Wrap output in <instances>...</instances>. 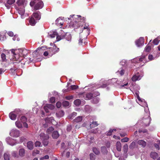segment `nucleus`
<instances>
[{"label":"nucleus","instance_id":"nucleus-1","mask_svg":"<svg viewBox=\"0 0 160 160\" xmlns=\"http://www.w3.org/2000/svg\"><path fill=\"white\" fill-rule=\"evenodd\" d=\"M108 82L116 86L120 85L121 88L127 86L128 84V82H126V83H124L123 82H121L118 80L117 78H113L111 80H109Z\"/></svg>","mask_w":160,"mask_h":160},{"label":"nucleus","instance_id":"nucleus-2","mask_svg":"<svg viewBox=\"0 0 160 160\" xmlns=\"http://www.w3.org/2000/svg\"><path fill=\"white\" fill-rule=\"evenodd\" d=\"M36 3V0L31 1L30 3V5L31 7H32L34 6V10H39L41 9L43 7V4L42 2L40 1L35 4Z\"/></svg>","mask_w":160,"mask_h":160},{"label":"nucleus","instance_id":"nucleus-3","mask_svg":"<svg viewBox=\"0 0 160 160\" xmlns=\"http://www.w3.org/2000/svg\"><path fill=\"white\" fill-rule=\"evenodd\" d=\"M40 139L42 140V142L44 146H47L48 144V140L49 138L48 134H45L44 133L41 132L39 135Z\"/></svg>","mask_w":160,"mask_h":160},{"label":"nucleus","instance_id":"nucleus-4","mask_svg":"<svg viewBox=\"0 0 160 160\" xmlns=\"http://www.w3.org/2000/svg\"><path fill=\"white\" fill-rule=\"evenodd\" d=\"M17 50L15 51L14 50H12V53H13L14 55L13 59L14 60L18 61L19 62L21 61V60H23V58L19 54V52H18V53L17 54H16V51H17Z\"/></svg>","mask_w":160,"mask_h":160},{"label":"nucleus","instance_id":"nucleus-5","mask_svg":"<svg viewBox=\"0 0 160 160\" xmlns=\"http://www.w3.org/2000/svg\"><path fill=\"white\" fill-rule=\"evenodd\" d=\"M20 131L16 129H12L10 132V135L14 138H17L20 136Z\"/></svg>","mask_w":160,"mask_h":160},{"label":"nucleus","instance_id":"nucleus-6","mask_svg":"<svg viewBox=\"0 0 160 160\" xmlns=\"http://www.w3.org/2000/svg\"><path fill=\"white\" fill-rule=\"evenodd\" d=\"M143 76V74L140 72H138L133 75L132 78V80L133 82L140 80Z\"/></svg>","mask_w":160,"mask_h":160},{"label":"nucleus","instance_id":"nucleus-7","mask_svg":"<svg viewBox=\"0 0 160 160\" xmlns=\"http://www.w3.org/2000/svg\"><path fill=\"white\" fill-rule=\"evenodd\" d=\"M141 100L142 101H139L140 102L139 103V105L144 108V111L146 113H149L147 103L143 99H141Z\"/></svg>","mask_w":160,"mask_h":160},{"label":"nucleus","instance_id":"nucleus-8","mask_svg":"<svg viewBox=\"0 0 160 160\" xmlns=\"http://www.w3.org/2000/svg\"><path fill=\"white\" fill-rule=\"evenodd\" d=\"M18 52H19V54L23 58L27 56L28 53L29 51L25 48L19 49L18 50Z\"/></svg>","mask_w":160,"mask_h":160},{"label":"nucleus","instance_id":"nucleus-9","mask_svg":"<svg viewBox=\"0 0 160 160\" xmlns=\"http://www.w3.org/2000/svg\"><path fill=\"white\" fill-rule=\"evenodd\" d=\"M6 140L8 144L12 146L15 145V143H17V140L16 139H12L10 137L7 138Z\"/></svg>","mask_w":160,"mask_h":160},{"label":"nucleus","instance_id":"nucleus-10","mask_svg":"<svg viewBox=\"0 0 160 160\" xmlns=\"http://www.w3.org/2000/svg\"><path fill=\"white\" fill-rule=\"evenodd\" d=\"M144 42V39L143 38L140 37L135 41L136 45L138 47L142 46Z\"/></svg>","mask_w":160,"mask_h":160},{"label":"nucleus","instance_id":"nucleus-11","mask_svg":"<svg viewBox=\"0 0 160 160\" xmlns=\"http://www.w3.org/2000/svg\"><path fill=\"white\" fill-rule=\"evenodd\" d=\"M55 108V106L52 104H47L44 106V109L46 112H49V110H53Z\"/></svg>","mask_w":160,"mask_h":160},{"label":"nucleus","instance_id":"nucleus-12","mask_svg":"<svg viewBox=\"0 0 160 160\" xmlns=\"http://www.w3.org/2000/svg\"><path fill=\"white\" fill-rule=\"evenodd\" d=\"M54 119L53 117H51L50 118H47L45 119V123L43 124V126L45 128L47 127L48 125V124H50L51 123H52L54 121Z\"/></svg>","mask_w":160,"mask_h":160},{"label":"nucleus","instance_id":"nucleus-13","mask_svg":"<svg viewBox=\"0 0 160 160\" xmlns=\"http://www.w3.org/2000/svg\"><path fill=\"white\" fill-rule=\"evenodd\" d=\"M147 113L148 116L147 118H143L142 121V122H143L145 126H148L149 125L151 119L149 117V113Z\"/></svg>","mask_w":160,"mask_h":160},{"label":"nucleus","instance_id":"nucleus-14","mask_svg":"<svg viewBox=\"0 0 160 160\" xmlns=\"http://www.w3.org/2000/svg\"><path fill=\"white\" fill-rule=\"evenodd\" d=\"M78 18V19L77 21H75V22L76 23H77L78 25H79L78 26H77V27L78 28V27H80L81 26V27H82L83 26L82 25H79V24H80V22H83V23H84V21L85 20V18L84 17H82L80 16H77Z\"/></svg>","mask_w":160,"mask_h":160},{"label":"nucleus","instance_id":"nucleus-15","mask_svg":"<svg viewBox=\"0 0 160 160\" xmlns=\"http://www.w3.org/2000/svg\"><path fill=\"white\" fill-rule=\"evenodd\" d=\"M120 64L122 65L123 68L121 70H124L126 69H128V64L127 62L125 60H122L120 62Z\"/></svg>","mask_w":160,"mask_h":160},{"label":"nucleus","instance_id":"nucleus-16","mask_svg":"<svg viewBox=\"0 0 160 160\" xmlns=\"http://www.w3.org/2000/svg\"><path fill=\"white\" fill-rule=\"evenodd\" d=\"M28 114H26L25 116L22 115L19 116L18 118V120H19L22 123L26 122L27 121V118H29L28 116Z\"/></svg>","mask_w":160,"mask_h":160},{"label":"nucleus","instance_id":"nucleus-17","mask_svg":"<svg viewBox=\"0 0 160 160\" xmlns=\"http://www.w3.org/2000/svg\"><path fill=\"white\" fill-rule=\"evenodd\" d=\"M32 17L35 18L36 20H39L41 18V13L38 11L34 12L33 13Z\"/></svg>","mask_w":160,"mask_h":160},{"label":"nucleus","instance_id":"nucleus-18","mask_svg":"<svg viewBox=\"0 0 160 160\" xmlns=\"http://www.w3.org/2000/svg\"><path fill=\"white\" fill-rule=\"evenodd\" d=\"M135 89V93L136 95L137 96L138 99L139 101H142L141 99L139 96V92L138 90L140 89V87L139 86L137 85Z\"/></svg>","mask_w":160,"mask_h":160},{"label":"nucleus","instance_id":"nucleus-19","mask_svg":"<svg viewBox=\"0 0 160 160\" xmlns=\"http://www.w3.org/2000/svg\"><path fill=\"white\" fill-rule=\"evenodd\" d=\"M78 88V86L77 85H71L67 89H63L62 91L63 92H68L72 90H75Z\"/></svg>","mask_w":160,"mask_h":160},{"label":"nucleus","instance_id":"nucleus-20","mask_svg":"<svg viewBox=\"0 0 160 160\" xmlns=\"http://www.w3.org/2000/svg\"><path fill=\"white\" fill-rule=\"evenodd\" d=\"M59 50V48H57L56 46L53 48H49V51H51V55L56 53L58 52Z\"/></svg>","mask_w":160,"mask_h":160},{"label":"nucleus","instance_id":"nucleus-21","mask_svg":"<svg viewBox=\"0 0 160 160\" xmlns=\"http://www.w3.org/2000/svg\"><path fill=\"white\" fill-rule=\"evenodd\" d=\"M5 6L7 8L9 7V5H12L15 2V0H5Z\"/></svg>","mask_w":160,"mask_h":160},{"label":"nucleus","instance_id":"nucleus-22","mask_svg":"<svg viewBox=\"0 0 160 160\" xmlns=\"http://www.w3.org/2000/svg\"><path fill=\"white\" fill-rule=\"evenodd\" d=\"M9 116L10 118L13 120H15L17 117V115L16 114L15 112H11L9 114Z\"/></svg>","mask_w":160,"mask_h":160},{"label":"nucleus","instance_id":"nucleus-23","mask_svg":"<svg viewBox=\"0 0 160 160\" xmlns=\"http://www.w3.org/2000/svg\"><path fill=\"white\" fill-rule=\"evenodd\" d=\"M63 37H64V38L68 41H70L72 39V37L71 34L69 32H66L65 35H63Z\"/></svg>","mask_w":160,"mask_h":160},{"label":"nucleus","instance_id":"nucleus-24","mask_svg":"<svg viewBox=\"0 0 160 160\" xmlns=\"http://www.w3.org/2000/svg\"><path fill=\"white\" fill-rule=\"evenodd\" d=\"M19 120H18L15 122L16 126L19 129L22 128L23 127L22 123Z\"/></svg>","mask_w":160,"mask_h":160},{"label":"nucleus","instance_id":"nucleus-25","mask_svg":"<svg viewBox=\"0 0 160 160\" xmlns=\"http://www.w3.org/2000/svg\"><path fill=\"white\" fill-rule=\"evenodd\" d=\"M57 117L58 118H60L62 117L64 114V113L63 111L61 110L56 113V114Z\"/></svg>","mask_w":160,"mask_h":160},{"label":"nucleus","instance_id":"nucleus-26","mask_svg":"<svg viewBox=\"0 0 160 160\" xmlns=\"http://www.w3.org/2000/svg\"><path fill=\"white\" fill-rule=\"evenodd\" d=\"M138 143L143 147H145L146 145V142L142 140H140L138 141Z\"/></svg>","mask_w":160,"mask_h":160},{"label":"nucleus","instance_id":"nucleus-27","mask_svg":"<svg viewBox=\"0 0 160 160\" xmlns=\"http://www.w3.org/2000/svg\"><path fill=\"white\" fill-rule=\"evenodd\" d=\"M27 147L28 149L32 150L33 148V143L32 142L30 141L27 143Z\"/></svg>","mask_w":160,"mask_h":160},{"label":"nucleus","instance_id":"nucleus-28","mask_svg":"<svg viewBox=\"0 0 160 160\" xmlns=\"http://www.w3.org/2000/svg\"><path fill=\"white\" fill-rule=\"evenodd\" d=\"M30 24L32 26H34L36 23V22L35 21L34 18L32 17L30 18L29 21Z\"/></svg>","mask_w":160,"mask_h":160},{"label":"nucleus","instance_id":"nucleus-29","mask_svg":"<svg viewBox=\"0 0 160 160\" xmlns=\"http://www.w3.org/2000/svg\"><path fill=\"white\" fill-rule=\"evenodd\" d=\"M116 148L118 151H120L121 150V144L119 141L117 142L116 144Z\"/></svg>","mask_w":160,"mask_h":160},{"label":"nucleus","instance_id":"nucleus-30","mask_svg":"<svg viewBox=\"0 0 160 160\" xmlns=\"http://www.w3.org/2000/svg\"><path fill=\"white\" fill-rule=\"evenodd\" d=\"M107 86V85L104 83H102V82H100V84H99L98 85L97 84V87L96 88H105Z\"/></svg>","mask_w":160,"mask_h":160},{"label":"nucleus","instance_id":"nucleus-31","mask_svg":"<svg viewBox=\"0 0 160 160\" xmlns=\"http://www.w3.org/2000/svg\"><path fill=\"white\" fill-rule=\"evenodd\" d=\"M101 151L102 153L104 154H106L108 152L107 148L105 146L101 147Z\"/></svg>","mask_w":160,"mask_h":160},{"label":"nucleus","instance_id":"nucleus-32","mask_svg":"<svg viewBox=\"0 0 160 160\" xmlns=\"http://www.w3.org/2000/svg\"><path fill=\"white\" fill-rule=\"evenodd\" d=\"M158 154L155 152H152L150 154L151 158L154 159H156L158 156Z\"/></svg>","mask_w":160,"mask_h":160},{"label":"nucleus","instance_id":"nucleus-33","mask_svg":"<svg viewBox=\"0 0 160 160\" xmlns=\"http://www.w3.org/2000/svg\"><path fill=\"white\" fill-rule=\"evenodd\" d=\"M19 154L20 156L23 157L25 155V150L23 148L20 149L19 151Z\"/></svg>","mask_w":160,"mask_h":160},{"label":"nucleus","instance_id":"nucleus-34","mask_svg":"<svg viewBox=\"0 0 160 160\" xmlns=\"http://www.w3.org/2000/svg\"><path fill=\"white\" fill-rule=\"evenodd\" d=\"M59 134L57 131H54L52 134V137L54 138H57L59 137Z\"/></svg>","mask_w":160,"mask_h":160},{"label":"nucleus","instance_id":"nucleus-35","mask_svg":"<svg viewBox=\"0 0 160 160\" xmlns=\"http://www.w3.org/2000/svg\"><path fill=\"white\" fill-rule=\"evenodd\" d=\"M93 95L91 93H89L87 94L86 95V99H90L92 98V97H93Z\"/></svg>","mask_w":160,"mask_h":160},{"label":"nucleus","instance_id":"nucleus-36","mask_svg":"<svg viewBox=\"0 0 160 160\" xmlns=\"http://www.w3.org/2000/svg\"><path fill=\"white\" fill-rule=\"evenodd\" d=\"M4 160H10V155L8 152L4 154Z\"/></svg>","mask_w":160,"mask_h":160},{"label":"nucleus","instance_id":"nucleus-37","mask_svg":"<svg viewBox=\"0 0 160 160\" xmlns=\"http://www.w3.org/2000/svg\"><path fill=\"white\" fill-rule=\"evenodd\" d=\"M92 150L93 152L96 155H99L100 153L99 149L96 148L94 147L93 148Z\"/></svg>","mask_w":160,"mask_h":160},{"label":"nucleus","instance_id":"nucleus-38","mask_svg":"<svg viewBox=\"0 0 160 160\" xmlns=\"http://www.w3.org/2000/svg\"><path fill=\"white\" fill-rule=\"evenodd\" d=\"M19 71H11L10 73L12 75H14L15 74H16L18 76H20L21 75L22 73V71H21V74H18V72Z\"/></svg>","mask_w":160,"mask_h":160},{"label":"nucleus","instance_id":"nucleus-39","mask_svg":"<svg viewBox=\"0 0 160 160\" xmlns=\"http://www.w3.org/2000/svg\"><path fill=\"white\" fill-rule=\"evenodd\" d=\"M82 120V116H78L75 118L74 120V122H78L81 121Z\"/></svg>","mask_w":160,"mask_h":160},{"label":"nucleus","instance_id":"nucleus-40","mask_svg":"<svg viewBox=\"0 0 160 160\" xmlns=\"http://www.w3.org/2000/svg\"><path fill=\"white\" fill-rule=\"evenodd\" d=\"M81 101L80 100L77 99L74 101V103L75 105L79 106L81 104Z\"/></svg>","mask_w":160,"mask_h":160},{"label":"nucleus","instance_id":"nucleus-41","mask_svg":"<svg viewBox=\"0 0 160 160\" xmlns=\"http://www.w3.org/2000/svg\"><path fill=\"white\" fill-rule=\"evenodd\" d=\"M25 2V0H18L17 3L18 6L23 5Z\"/></svg>","mask_w":160,"mask_h":160},{"label":"nucleus","instance_id":"nucleus-42","mask_svg":"<svg viewBox=\"0 0 160 160\" xmlns=\"http://www.w3.org/2000/svg\"><path fill=\"white\" fill-rule=\"evenodd\" d=\"M64 38V37H63V35L62 36H59L57 34V35L56 36V41H59L61 39Z\"/></svg>","mask_w":160,"mask_h":160},{"label":"nucleus","instance_id":"nucleus-43","mask_svg":"<svg viewBox=\"0 0 160 160\" xmlns=\"http://www.w3.org/2000/svg\"><path fill=\"white\" fill-rule=\"evenodd\" d=\"M151 46L148 44L145 48V51L146 52H149L151 50Z\"/></svg>","mask_w":160,"mask_h":160},{"label":"nucleus","instance_id":"nucleus-44","mask_svg":"<svg viewBox=\"0 0 160 160\" xmlns=\"http://www.w3.org/2000/svg\"><path fill=\"white\" fill-rule=\"evenodd\" d=\"M128 149V144H126L124 145L123 146V151L125 153H126L127 152Z\"/></svg>","mask_w":160,"mask_h":160},{"label":"nucleus","instance_id":"nucleus-45","mask_svg":"<svg viewBox=\"0 0 160 160\" xmlns=\"http://www.w3.org/2000/svg\"><path fill=\"white\" fill-rule=\"evenodd\" d=\"M58 33L56 32H53V33L51 34H50L49 35L51 38H54L57 36Z\"/></svg>","mask_w":160,"mask_h":160},{"label":"nucleus","instance_id":"nucleus-46","mask_svg":"<svg viewBox=\"0 0 160 160\" xmlns=\"http://www.w3.org/2000/svg\"><path fill=\"white\" fill-rule=\"evenodd\" d=\"M90 127L91 128H92L98 125V124L97 122H93L92 124H90Z\"/></svg>","mask_w":160,"mask_h":160},{"label":"nucleus","instance_id":"nucleus-47","mask_svg":"<svg viewBox=\"0 0 160 160\" xmlns=\"http://www.w3.org/2000/svg\"><path fill=\"white\" fill-rule=\"evenodd\" d=\"M99 101V98L97 97H95L92 100V102L94 103H97Z\"/></svg>","mask_w":160,"mask_h":160},{"label":"nucleus","instance_id":"nucleus-48","mask_svg":"<svg viewBox=\"0 0 160 160\" xmlns=\"http://www.w3.org/2000/svg\"><path fill=\"white\" fill-rule=\"evenodd\" d=\"M77 115V113L76 112H73L71 115L69 116V118L71 119H72L73 118L76 116Z\"/></svg>","mask_w":160,"mask_h":160},{"label":"nucleus","instance_id":"nucleus-49","mask_svg":"<svg viewBox=\"0 0 160 160\" xmlns=\"http://www.w3.org/2000/svg\"><path fill=\"white\" fill-rule=\"evenodd\" d=\"M90 158L91 160H95L96 156L93 153H91L90 155Z\"/></svg>","mask_w":160,"mask_h":160},{"label":"nucleus","instance_id":"nucleus-50","mask_svg":"<svg viewBox=\"0 0 160 160\" xmlns=\"http://www.w3.org/2000/svg\"><path fill=\"white\" fill-rule=\"evenodd\" d=\"M18 12L21 16L24 14L25 12V11L23 9H19L18 10Z\"/></svg>","mask_w":160,"mask_h":160},{"label":"nucleus","instance_id":"nucleus-51","mask_svg":"<svg viewBox=\"0 0 160 160\" xmlns=\"http://www.w3.org/2000/svg\"><path fill=\"white\" fill-rule=\"evenodd\" d=\"M116 129H110L109 131L107 133V135L108 136H110L112 134V132H113V131H116Z\"/></svg>","mask_w":160,"mask_h":160},{"label":"nucleus","instance_id":"nucleus-52","mask_svg":"<svg viewBox=\"0 0 160 160\" xmlns=\"http://www.w3.org/2000/svg\"><path fill=\"white\" fill-rule=\"evenodd\" d=\"M69 102L67 101H64L62 102V105L64 107H68L69 106Z\"/></svg>","mask_w":160,"mask_h":160},{"label":"nucleus","instance_id":"nucleus-53","mask_svg":"<svg viewBox=\"0 0 160 160\" xmlns=\"http://www.w3.org/2000/svg\"><path fill=\"white\" fill-rule=\"evenodd\" d=\"M25 139V138L24 137H20V138H19V140H20L19 141H17V143H20L24 141Z\"/></svg>","mask_w":160,"mask_h":160},{"label":"nucleus","instance_id":"nucleus-54","mask_svg":"<svg viewBox=\"0 0 160 160\" xmlns=\"http://www.w3.org/2000/svg\"><path fill=\"white\" fill-rule=\"evenodd\" d=\"M135 142H132L131 144L129 146V148L130 149H132L135 147Z\"/></svg>","mask_w":160,"mask_h":160},{"label":"nucleus","instance_id":"nucleus-55","mask_svg":"<svg viewBox=\"0 0 160 160\" xmlns=\"http://www.w3.org/2000/svg\"><path fill=\"white\" fill-rule=\"evenodd\" d=\"M159 41L160 40H159L158 38H156L153 40V42L154 44L157 45L158 44Z\"/></svg>","mask_w":160,"mask_h":160},{"label":"nucleus","instance_id":"nucleus-56","mask_svg":"<svg viewBox=\"0 0 160 160\" xmlns=\"http://www.w3.org/2000/svg\"><path fill=\"white\" fill-rule=\"evenodd\" d=\"M6 39L5 35L4 34L2 35L0 34V41H2L5 40Z\"/></svg>","mask_w":160,"mask_h":160},{"label":"nucleus","instance_id":"nucleus-57","mask_svg":"<svg viewBox=\"0 0 160 160\" xmlns=\"http://www.w3.org/2000/svg\"><path fill=\"white\" fill-rule=\"evenodd\" d=\"M54 130L53 128L52 127H50L47 130V132L49 134L51 132Z\"/></svg>","mask_w":160,"mask_h":160},{"label":"nucleus","instance_id":"nucleus-58","mask_svg":"<svg viewBox=\"0 0 160 160\" xmlns=\"http://www.w3.org/2000/svg\"><path fill=\"white\" fill-rule=\"evenodd\" d=\"M1 57L2 61H5L6 59V55L5 54L2 53L1 55Z\"/></svg>","mask_w":160,"mask_h":160},{"label":"nucleus","instance_id":"nucleus-59","mask_svg":"<svg viewBox=\"0 0 160 160\" xmlns=\"http://www.w3.org/2000/svg\"><path fill=\"white\" fill-rule=\"evenodd\" d=\"M83 39L82 38H80V39L79 40L78 43L80 45H83V44H85V43L84 44H83Z\"/></svg>","mask_w":160,"mask_h":160},{"label":"nucleus","instance_id":"nucleus-60","mask_svg":"<svg viewBox=\"0 0 160 160\" xmlns=\"http://www.w3.org/2000/svg\"><path fill=\"white\" fill-rule=\"evenodd\" d=\"M128 140H129V138H128L125 137V138H124L122 139L121 140V141L122 142H128Z\"/></svg>","mask_w":160,"mask_h":160},{"label":"nucleus","instance_id":"nucleus-61","mask_svg":"<svg viewBox=\"0 0 160 160\" xmlns=\"http://www.w3.org/2000/svg\"><path fill=\"white\" fill-rule=\"evenodd\" d=\"M124 71H118L116 72L117 74H119L120 76H122L124 73Z\"/></svg>","mask_w":160,"mask_h":160},{"label":"nucleus","instance_id":"nucleus-62","mask_svg":"<svg viewBox=\"0 0 160 160\" xmlns=\"http://www.w3.org/2000/svg\"><path fill=\"white\" fill-rule=\"evenodd\" d=\"M41 145V143L38 141H36L35 143V146L36 147H40Z\"/></svg>","mask_w":160,"mask_h":160},{"label":"nucleus","instance_id":"nucleus-63","mask_svg":"<svg viewBox=\"0 0 160 160\" xmlns=\"http://www.w3.org/2000/svg\"><path fill=\"white\" fill-rule=\"evenodd\" d=\"M55 98L54 97H51L50 99V101L51 103H53L55 102Z\"/></svg>","mask_w":160,"mask_h":160},{"label":"nucleus","instance_id":"nucleus-64","mask_svg":"<svg viewBox=\"0 0 160 160\" xmlns=\"http://www.w3.org/2000/svg\"><path fill=\"white\" fill-rule=\"evenodd\" d=\"M12 156L14 157H16L17 156V152L14 151L12 152Z\"/></svg>","mask_w":160,"mask_h":160}]
</instances>
